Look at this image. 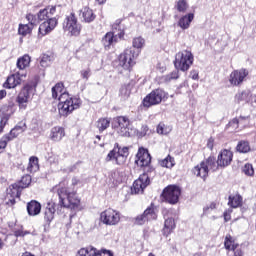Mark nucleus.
Instances as JSON below:
<instances>
[{"label": "nucleus", "instance_id": "1", "mask_svg": "<svg viewBox=\"0 0 256 256\" xmlns=\"http://www.w3.org/2000/svg\"><path fill=\"white\" fill-rule=\"evenodd\" d=\"M52 97L53 99H58V111L59 115L62 117H67V115L73 113L75 109H79L81 107V99L69 96V93L65 90L63 83H57L52 88Z\"/></svg>", "mask_w": 256, "mask_h": 256}, {"label": "nucleus", "instance_id": "2", "mask_svg": "<svg viewBox=\"0 0 256 256\" xmlns=\"http://www.w3.org/2000/svg\"><path fill=\"white\" fill-rule=\"evenodd\" d=\"M29 185H31L30 175H25L21 178L19 182L10 185L9 188L6 190V205H9L10 207L13 206L15 204V199L21 197V191H23V189H27Z\"/></svg>", "mask_w": 256, "mask_h": 256}, {"label": "nucleus", "instance_id": "3", "mask_svg": "<svg viewBox=\"0 0 256 256\" xmlns=\"http://www.w3.org/2000/svg\"><path fill=\"white\" fill-rule=\"evenodd\" d=\"M38 21H44L39 26V35L45 37V35L51 33L55 27H57V18H51L49 14V8L40 10L37 14Z\"/></svg>", "mask_w": 256, "mask_h": 256}, {"label": "nucleus", "instance_id": "4", "mask_svg": "<svg viewBox=\"0 0 256 256\" xmlns=\"http://www.w3.org/2000/svg\"><path fill=\"white\" fill-rule=\"evenodd\" d=\"M59 205L66 209H78L81 203L79 197L75 192H69L67 188L62 187L58 189Z\"/></svg>", "mask_w": 256, "mask_h": 256}, {"label": "nucleus", "instance_id": "5", "mask_svg": "<svg viewBox=\"0 0 256 256\" xmlns=\"http://www.w3.org/2000/svg\"><path fill=\"white\" fill-rule=\"evenodd\" d=\"M210 171H217V162H215L214 157H209L208 159L195 166L192 170V173L196 175V177L207 179Z\"/></svg>", "mask_w": 256, "mask_h": 256}, {"label": "nucleus", "instance_id": "6", "mask_svg": "<svg viewBox=\"0 0 256 256\" xmlns=\"http://www.w3.org/2000/svg\"><path fill=\"white\" fill-rule=\"evenodd\" d=\"M129 157V148H121L119 144H115L113 150H111L106 156V161H115L116 165H124Z\"/></svg>", "mask_w": 256, "mask_h": 256}, {"label": "nucleus", "instance_id": "7", "mask_svg": "<svg viewBox=\"0 0 256 256\" xmlns=\"http://www.w3.org/2000/svg\"><path fill=\"white\" fill-rule=\"evenodd\" d=\"M139 53L141 50H135V48L126 49L119 56V65L123 67V69L129 70L133 65H135V59L139 57Z\"/></svg>", "mask_w": 256, "mask_h": 256}, {"label": "nucleus", "instance_id": "8", "mask_svg": "<svg viewBox=\"0 0 256 256\" xmlns=\"http://www.w3.org/2000/svg\"><path fill=\"white\" fill-rule=\"evenodd\" d=\"M174 65L176 69H180V71H189V67L193 65V54L191 51L184 50L178 52L175 56Z\"/></svg>", "mask_w": 256, "mask_h": 256}, {"label": "nucleus", "instance_id": "9", "mask_svg": "<svg viewBox=\"0 0 256 256\" xmlns=\"http://www.w3.org/2000/svg\"><path fill=\"white\" fill-rule=\"evenodd\" d=\"M100 221L108 227H115L121 223V213L115 209L108 208L101 212Z\"/></svg>", "mask_w": 256, "mask_h": 256}, {"label": "nucleus", "instance_id": "10", "mask_svg": "<svg viewBox=\"0 0 256 256\" xmlns=\"http://www.w3.org/2000/svg\"><path fill=\"white\" fill-rule=\"evenodd\" d=\"M63 29L74 37H78V35L81 34V24L79 23V20H77L75 13L66 16L63 22Z\"/></svg>", "mask_w": 256, "mask_h": 256}, {"label": "nucleus", "instance_id": "11", "mask_svg": "<svg viewBox=\"0 0 256 256\" xmlns=\"http://www.w3.org/2000/svg\"><path fill=\"white\" fill-rule=\"evenodd\" d=\"M33 93H35V88L33 84H26L21 91L19 92L16 102L18 103L19 109L25 111L27 109V103L31 101V97H33Z\"/></svg>", "mask_w": 256, "mask_h": 256}, {"label": "nucleus", "instance_id": "12", "mask_svg": "<svg viewBox=\"0 0 256 256\" xmlns=\"http://www.w3.org/2000/svg\"><path fill=\"white\" fill-rule=\"evenodd\" d=\"M162 197L166 203L177 205L179 197H181V188L177 185H169L163 190Z\"/></svg>", "mask_w": 256, "mask_h": 256}, {"label": "nucleus", "instance_id": "13", "mask_svg": "<svg viewBox=\"0 0 256 256\" xmlns=\"http://www.w3.org/2000/svg\"><path fill=\"white\" fill-rule=\"evenodd\" d=\"M163 99H167V92L163 89H155L144 98L143 105L153 107V105H159Z\"/></svg>", "mask_w": 256, "mask_h": 256}, {"label": "nucleus", "instance_id": "14", "mask_svg": "<svg viewBox=\"0 0 256 256\" xmlns=\"http://www.w3.org/2000/svg\"><path fill=\"white\" fill-rule=\"evenodd\" d=\"M157 219V212H155V206L151 204L150 207H148L142 215H138L135 218V225H145L147 221H155Z\"/></svg>", "mask_w": 256, "mask_h": 256}, {"label": "nucleus", "instance_id": "15", "mask_svg": "<svg viewBox=\"0 0 256 256\" xmlns=\"http://www.w3.org/2000/svg\"><path fill=\"white\" fill-rule=\"evenodd\" d=\"M151 183L149 180V175L141 174L137 180L134 181L133 187L131 189L132 193L139 195L145 191V188Z\"/></svg>", "mask_w": 256, "mask_h": 256}, {"label": "nucleus", "instance_id": "16", "mask_svg": "<svg viewBox=\"0 0 256 256\" xmlns=\"http://www.w3.org/2000/svg\"><path fill=\"white\" fill-rule=\"evenodd\" d=\"M249 76V70L242 68L240 70H235L230 74V83L236 87L241 85L245 79Z\"/></svg>", "mask_w": 256, "mask_h": 256}, {"label": "nucleus", "instance_id": "17", "mask_svg": "<svg viewBox=\"0 0 256 256\" xmlns=\"http://www.w3.org/2000/svg\"><path fill=\"white\" fill-rule=\"evenodd\" d=\"M231 161H233V152L228 149L222 150L219 155L217 161L215 160L217 169L219 167H229L231 165Z\"/></svg>", "mask_w": 256, "mask_h": 256}, {"label": "nucleus", "instance_id": "18", "mask_svg": "<svg viewBox=\"0 0 256 256\" xmlns=\"http://www.w3.org/2000/svg\"><path fill=\"white\" fill-rule=\"evenodd\" d=\"M117 133L121 137H129L131 134L129 132V118L124 116H119L117 118Z\"/></svg>", "mask_w": 256, "mask_h": 256}, {"label": "nucleus", "instance_id": "19", "mask_svg": "<svg viewBox=\"0 0 256 256\" xmlns=\"http://www.w3.org/2000/svg\"><path fill=\"white\" fill-rule=\"evenodd\" d=\"M136 157L135 163L138 167H148L151 163V154L143 148L139 149Z\"/></svg>", "mask_w": 256, "mask_h": 256}, {"label": "nucleus", "instance_id": "20", "mask_svg": "<svg viewBox=\"0 0 256 256\" xmlns=\"http://www.w3.org/2000/svg\"><path fill=\"white\" fill-rule=\"evenodd\" d=\"M55 211V202L48 201L44 210V219L47 223H51L55 219Z\"/></svg>", "mask_w": 256, "mask_h": 256}, {"label": "nucleus", "instance_id": "21", "mask_svg": "<svg viewBox=\"0 0 256 256\" xmlns=\"http://www.w3.org/2000/svg\"><path fill=\"white\" fill-rule=\"evenodd\" d=\"M23 83V79L21 78V74H13L9 76L4 83V87L6 89H15L17 85H21Z\"/></svg>", "mask_w": 256, "mask_h": 256}, {"label": "nucleus", "instance_id": "22", "mask_svg": "<svg viewBox=\"0 0 256 256\" xmlns=\"http://www.w3.org/2000/svg\"><path fill=\"white\" fill-rule=\"evenodd\" d=\"M65 137V129L60 126L53 127L50 133V139L56 143Z\"/></svg>", "mask_w": 256, "mask_h": 256}, {"label": "nucleus", "instance_id": "23", "mask_svg": "<svg viewBox=\"0 0 256 256\" xmlns=\"http://www.w3.org/2000/svg\"><path fill=\"white\" fill-rule=\"evenodd\" d=\"M115 43H117V36L113 32H107L102 38V44L106 50L111 49V45H115Z\"/></svg>", "mask_w": 256, "mask_h": 256}, {"label": "nucleus", "instance_id": "24", "mask_svg": "<svg viewBox=\"0 0 256 256\" xmlns=\"http://www.w3.org/2000/svg\"><path fill=\"white\" fill-rule=\"evenodd\" d=\"M193 19H195V15L193 13L182 16L178 21V27L184 30L189 29Z\"/></svg>", "mask_w": 256, "mask_h": 256}, {"label": "nucleus", "instance_id": "25", "mask_svg": "<svg viewBox=\"0 0 256 256\" xmlns=\"http://www.w3.org/2000/svg\"><path fill=\"white\" fill-rule=\"evenodd\" d=\"M27 211L28 214L31 215L32 217L39 215V213H41V203L32 200L27 204Z\"/></svg>", "mask_w": 256, "mask_h": 256}, {"label": "nucleus", "instance_id": "26", "mask_svg": "<svg viewBox=\"0 0 256 256\" xmlns=\"http://www.w3.org/2000/svg\"><path fill=\"white\" fill-rule=\"evenodd\" d=\"M27 129V126L24 122H20L18 125H16L9 134L10 139L13 141V139H17L21 133H23Z\"/></svg>", "mask_w": 256, "mask_h": 256}, {"label": "nucleus", "instance_id": "27", "mask_svg": "<svg viewBox=\"0 0 256 256\" xmlns=\"http://www.w3.org/2000/svg\"><path fill=\"white\" fill-rule=\"evenodd\" d=\"M80 15L82 16V19L85 21V23H91L92 21H95V14L89 7L82 8L80 10Z\"/></svg>", "mask_w": 256, "mask_h": 256}, {"label": "nucleus", "instance_id": "28", "mask_svg": "<svg viewBox=\"0 0 256 256\" xmlns=\"http://www.w3.org/2000/svg\"><path fill=\"white\" fill-rule=\"evenodd\" d=\"M173 229H175V219L173 218H168L164 222V229L163 233L166 237H169L171 233H173Z\"/></svg>", "mask_w": 256, "mask_h": 256}, {"label": "nucleus", "instance_id": "29", "mask_svg": "<svg viewBox=\"0 0 256 256\" xmlns=\"http://www.w3.org/2000/svg\"><path fill=\"white\" fill-rule=\"evenodd\" d=\"M31 64V56L25 54L24 56L18 58L17 60V68L23 71V69H27Z\"/></svg>", "mask_w": 256, "mask_h": 256}, {"label": "nucleus", "instance_id": "30", "mask_svg": "<svg viewBox=\"0 0 256 256\" xmlns=\"http://www.w3.org/2000/svg\"><path fill=\"white\" fill-rule=\"evenodd\" d=\"M27 171L29 173H35L39 171V158L35 156L30 157Z\"/></svg>", "mask_w": 256, "mask_h": 256}, {"label": "nucleus", "instance_id": "31", "mask_svg": "<svg viewBox=\"0 0 256 256\" xmlns=\"http://www.w3.org/2000/svg\"><path fill=\"white\" fill-rule=\"evenodd\" d=\"M109 180L113 185H117V183H121V181H123V173L119 170H113L109 174Z\"/></svg>", "mask_w": 256, "mask_h": 256}, {"label": "nucleus", "instance_id": "32", "mask_svg": "<svg viewBox=\"0 0 256 256\" xmlns=\"http://www.w3.org/2000/svg\"><path fill=\"white\" fill-rule=\"evenodd\" d=\"M241 203H243V198L241 195L229 196L228 205L233 209H237V207H241Z\"/></svg>", "mask_w": 256, "mask_h": 256}, {"label": "nucleus", "instance_id": "33", "mask_svg": "<svg viewBox=\"0 0 256 256\" xmlns=\"http://www.w3.org/2000/svg\"><path fill=\"white\" fill-rule=\"evenodd\" d=\"M224 247L228 251H235V249L239 247V244L235 243V240H233V237H231V235H227L225 237Z\"/></svg>", "mask_w": 256, "mask_h": 256}, {"label": "nucleus", "instance_id": "34", "mask_svg": "<svg viewBox=\"0 0 256 256\" xmlns=\"http://www.w3.org/2000/svg\"><path fill=\"white\" fill-rule=\"evenodd\" d=\"M96 255H97V248L93 246L81 248L77 254V256H96Z\"/></svg>", "mask_w": 256, "mask_h": 256}, {"label": "nucleus", "instance_id": "35", "mask_svg": "<svg viewBox=\"0 0 256 256\" xmlns=\"http://www.w3.org/2000/svg\"><path fill=\"white\" fill-rule=\"evenodd\" d=\"M250 95L247 91L238 92L235 95V101L237 103H249Z\"/></svg>", "mask_w": 256, "mask_h": 256}, {"label": "nucleus", "instance_id": "36", "mask_svg": "<svg viewBox=\"0 0 256 256\" xmlns=\"http://www.w3.org/2000/svg\"><path fill=\"white\" fill-rule=\"evenodd\" d=\"M238 153H249L251 151V146L247 141H240L236 146Z\"/></svg>", "mask_w": 256, "mask_h": 256}, {"label": "nucleus", "instance_id": "37", "mask_svg": "<svg viewBox=\"0 0 256 256\" xmlns=\"http://www.w3.org/2000/svg\"><path fill=\"white\" fill-rule=\"evenodd\" d=\"M109 125H111V120L107 118H100L97 121L96 127L99 129L100 133L105 131V129H108Z\"/></svg>", "mask_w": 256, "mask_h": 256}, {"label": "nucleus", "instance_id": "38", "mask_svg": "<svg viewBox=\"0 0 256 256\" xmlns=\"http://www.w3.org/2000/svg\"><path fill=\"white\" fill-rule=\"evenodd\" d=\"M161 167H166L167 169H171L175 167V158L168 155L165 159L160 162Z\"/></svg>", "mask_w": 256, "mask_h": 256}, {"label": "nucleus", "instance_id": "39", "mask_svg": "<svg viewBox=\"0 0 256 256\" xmlns=\"http://www.w3.org/2000/svg\"><path fill=\"white\" fill-rule=\"evenodd\" d=\"M132 45L134 49H137L136 51H139V49L145 47V39L141 36L135 37L132 41Z\"/></svg>", "mask_w": 256, "mask_h": 256}, {"label": "nucleus", "instance_id": "40", "mask_svg": "<svg viewBox=\"0 0 256 256\" xmlns=\"http://www.w3.org/2000/svg\"><path fill=\"white\" fill-rule=\"evenodd\" d=\"M33 31V26H30L29 24H20L18 28L19 35H29Z\"/></svg>", "mask_w": 256, "mask_h": 256}, {"label": "nucleus", "instance_id": "41", "mask_svg": "<svg viewBox=\"0 0 256 256\" xmlns=\"http://www.w3.org/2000/svg\"><path fill=\"white\" fill-rule=\"evenodd\" d=\"M172 131V128L171 126H166L165 124L163 123H160L158 126H157V133L159 135H169V133Z\"/></svg>", "mask_w": 256, "mask_h": 256}, {"label": "nucleus", "instance_id": "42", "mask_svg": "<svg viewBox=\"0 0 256 256\" xmlns=\"http://www.w3.org/2000/svg\"><path fill=\"white\" fill-rule=\"evenodd\" d=\"M176 9L179 13H185L187 9H189V4H187V0H178L176 3Z\"/></svg>", "mask_w": 256, "mask_h": 256}, {"label": "nucleus", "instance_id": "43", "mask_svg": "<svg viewBox=\"0 0 256 256\" xmlns=\"http://www.w3.org/2000/svg\"><path fill=\"white\" fill-rule=\"evenodd\" d=\"M242 171L247 177H253L255 175V169H253V165L251 164H245Z\"/></svg>", "mask_w": 256, "mask_h": 256}, {"label": "nucleus", "instance_id": "44", "mask_svg": "<svg viewBox=\"0 0 256 256\" xmlns=\"http://www.w3.org/2000/svg\"><path fill=\"white\" fill-rule=\"evenodd\" d=\"M51 56L47 55V54H44L42 55L41 57V60H40V65L41 67L45 68V67H49V65H51Z\"/></svg>", "mask_w": 256, "mask_h": 256}, {"label": "nucleus", "instance_id": "45", "mask_svg": "<svg viewBox=\"0 0 256 256\" xmlns=\"http://www.w3.org/2000/svg\"><path fill=\"white\" fill-rule=\"evenodd\" d=\"M151 133L147 125H143L140 130L137 131V137L143 138Z\"/></svg>", "mask_w": 256, "mask_h": 256}, {"label": "nucleus", "instance_id": "46", "mask_svg": "<svg viewBox=\"0 0 256 256\" xmlns=\"http://www.w3.org/2000/svg\"><path fill=\"white\" fill-rule=\"evenodd\" d=\"M164 81H166V83H169V81H173V79H179V71L175 70L172 73L163 76Z\"/></svg>", "mask_w": 256, "mask_h": 256}, {"label": "nucleus", "instance_id": "47", "mask_svg": "<svg viewBox=\"0 0 256 256\" xmlns=\"http://www.w3.org/2000/svg\"><path fill=\"white\" fill-rule=\"evenodd\" d=\"M26 19L29 22L28 25H30L32 28L35 27V25H37V23H39L37 16H35L33 14H28L26 16Z\"/></svg>", "mask_w": 256, "mask_h": 256}, {"label": "nucleus", "instance_id": "48", "mask_svg": "<svg viewBox=\"0 0 256 256\" xmlns=\"http://www.w3.org/2000/svg\"><path fill=\"white\" fill-rule=\"evenodd\" d=\"M9 141H13L11 139V136L8 134H5L1 139H0V149H5L7 147V144Z\"/></svg>", "mask_w": 256, "mask_h": 256}, {"label": "nucleus", "instance_id": "49", "mask_svg": "<svg viewBox=\"0 0 256 256\" xmlns=\"http://www.w3.org/2000/svg\"><path fill=\"white\" fill-rule=\"evenodd\" d=\"M80 76L85 81H89V77H91V68H86L80 71Z\"/></svg>", "mask_w": 256, "mask_h": 256}, {"label": "nucleus", "instance_id": "50", "mask_svg": "<svg viewBox=\"0 0 256 256\" xmlns=\"http://www.w3.org/2000/svg\"><path fill=\"white\" fill-rule=\"evenodd\" d=\"M227 127H228V128L231 127V129H232L233 131H235V129H238V128H239V119H237V118L232 119V120L228 123Z\"/></svg>", "mask_w": 256, "mask_h": 256}, {"label": "nucleus", "instance_id": "51", "mask_svg": "<svg viewBox=\"0 0 256 256\" xmlns=\"http://www.w3.org/2000/svg\"><path fill=\"white\" fill-rule=\"evenodd\" d=\"M7 121H9V116H4L0 120V135L3 133V129H5V125H7Z\"/></svg>", "mask_w": 256, "mask_h": 256}, {"label": "nucleus", "instance_id": "52", "mask_svg": "<svg viewBox=\"0 0 256 256\" xmlns=\"http://www.w3.org/2000/svg\"><path fill=\"white\" fill-rule=\"evenodd\" d=\"M96 256H113V252L109 250H97Z\"/></svg>", "mask_w": 256, "mask_h": 256}, {"label": "nucleus", "instance_id": "53", "mask_svg": "<svg viewBox=\"0 0 256 256\" xmlns=\"http://www.w3.org/2000/svg\"><path fill=\"white\" fill-rule=\"evenodd\" d=\"M233 213V209H228L224 212V221L227 223L229 221H231V214Z\"/></svg>", "mask_w": 256, "mask_h": 256}, {"label": "nucleus", "instance_id": "54", "mask_svg": "<svg viewBox=\"0 0 256 256\" xmlns=\"http://www.w3.org/2000/svg\"><path fill=\"white\" fill-rule=\"evenodd\" d=\"M48 162H49V163H59V156L56 155V154H51V155L48 157Z\"/></svg>", "mask_w": 256, "mask_h": 256}, {"label": "nucleus", "instance_id": "55", "mask_svg": "<svg viewBox=\"0 0 256 256\" xmlns=\"http://www.w3.org/2000/svg\"><path fill=\"white\" fill-rule=\"evenodd\" d=\"M29 231L16 230L14 231L15 237H25V235H29Z\"/></svg>", "mask_w": 256, "mask_h": 256}, {"label": "nucleus", "instance_id": "56", "mask_svg": "<svg viewBox=\"0 0 256 256\" xmlns=\"http://www.w3.org/2000/svg\"><path fill=\"white\" fill-rule=\"evenodd\" d=\"M217 205L215 203H211L209 206L204 207V213L207 214L209 211H213Z\"/></svg>", "mask_w": 256, "mask_h": 256}, {"label": "nucleus", "instance_id": "57", "mask_svg": "<svg viewBox=\"0 0 256 256\" xmlns=\"http://www.w3.org/2000/svg\"><path fill=\"white\" fill-rule=\"evenodd\" d=\"M55 11H57V8L55 6L48 8V14H50V19H53V15H55Z\"/></svg>", "mask_w": 256, "mask_h": 256}, {"label": "nucleus", "instance_id": "58", "mask_svg": "<svg viewBox=\"0 0 256 256\" xmlns=\"http://www.w3.org/2000/svg\"><path fill=\"white\" fill-rule=\"evenodd\" d=\"M121 21L120 20H117L113 25H112V29H115V30H117L118 29V31H121Z\"/></svg>", "mask_w": 256, "mask_h": 256}, {"label": "nucleus", "instance_id": "59", "mask_svg": "<svg viewBox=\"0 0 256 256\" xmlns=\"http://www.w3.org/2000/svg\"><path fill=\"white\" fill-rule=\"evenodd\" d=\"M120 94L123 95L124 97H129V92L127 91L126 87L121 88Z\"/></svg>", "mask_w": 256, "mask_h": 256}, {"label": "nucleus", "instance_id": "60", "mask_svg": "<svg viewBox=\"0 0 256 256\" xmlns=\"http://www.w3.org/2000/svg\"><path fill=\"white\" fill-rule=\"evenodd\" d=\"M191 77L194 81H197V79H199V72L198 71H192L191 72Z\"/></svg>", "mask_w": 256, "mask_h": 256}, {"label": "nucleus", "instance_id": "61", "mask_svg": "<svg viewBox=\"0 0 256 256\" xmlns=\"http://www.w3.org/2000/svg\"><path fill=\"white\" fill-rule=\"evenodd\" d=\"M244 255V252L242 249H235L234 250V256H243Z\"/></svg>", "mask_w": 256, "mask_h": 256}, {"label": "nucleus", "instance_id": "62", "mask_svg": "<svg viewBox=\"0 0 256 256\" xmlns=\"http://www.w3.org/2000/svg\"><path fill=\"white\" fill-rule=\"evenodd\" d=\"M213 142H214L213 138H210L208 140V142H207L208 149H213Z\"/></svg>", "mask_w": 256, "mask_h": 256}, {"label": "nucleus", "instance_id": "63", "mask_svg": "<svg viewBox=\"0 0 256 256\" xmlns=\"http://www.w3.org/2000/svg\"><path fill=\"white\" fill-rule=\"evenodd\" d=\"M4 97H7V91L0 90V99H3Z\"/></svg>", "mask_w": 256, "mask_h": 256}, {"label": "nucleus", "instance_id": "64", "mask_svg": "<svg viewBox=\"0 0 256 256\" xmlns=\"http://www.w3.org/2000/svg\"><path fill=\"white\" fill-rule=\"evenodd\" d=\"M105 1H107V0H97V2L101 5V4H103V3H105Z\"/></svg>", "mask_w": 256, "mask_h": 256}]
</instances>
